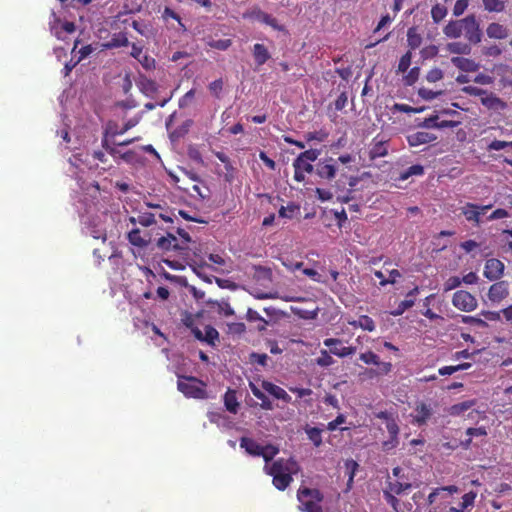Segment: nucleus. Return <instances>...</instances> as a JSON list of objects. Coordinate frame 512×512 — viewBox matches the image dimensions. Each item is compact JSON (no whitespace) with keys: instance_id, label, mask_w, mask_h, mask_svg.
Returning <instances> with one entry per match:
<instances>
[{"instance_id":"f257e3e1","label":"nucleus","mask_w":512,"mask_h":512,"mask_svg":"<svg viewBox=\"0 0 512 512\" xmlns=\"http://www.w3.org/2000/svg\"><path fill=\"white\" fill-rule=\"evenodd\" d=\"M266 473L272 476L274 487L280 491L287 489L293 481L292 475L297 473L299 466L295 459L278 458L270 466L264 467Z\"/></svg>"},{"instance_id":"f03ea898","label":"nucleus","mask_w":512,"mask_h":512,"mask_svg":"<svg viewBox=\"0 0 512 512\" xmlns=\"http://www.w3.org/2000/svg\"><path fill=\"white\" fill-rule=\"evenodd\" d=\"M206 384L193 376H180L177 382L178 390L188 398L206 399Z\"/></svg>"},{"instance_id":"7ed1b4c3","label":"nucleus","mask_w":512,"mask_h":512,"mask_svg":"<svg viewBox=\"0 0 512 512\" xmlns=\"http://www.w3.org/2000/svg\"><path fill=\"white\" fill-rule=\"evenodd\" d=\"M324 499L323 493L317 488L300 486L297 490V500L299 501V510L306 512L307 505H311L314 510L322 508L321 502Z\"/></svg>"},{"instance_id":"20e7f679","label":"nucleus","mask_w":512,"mask_h":512,"mask_svg":"<svg viewBox=\"0 0 512 512\" xmlns=\"http://www.w3.org/2000/svg\"><path fill=\"white\" fill-rule=\"evenodd\" d=\"M101 145L103 149L113 157L116 163L120 161L131 163L135 158V152L132 150H128L126 152H121L118 147H120L117 142L109 137V131H105L102 139Z\"/></svg>"},{"instance_id":"39448f33","label":"nucleus","mask_w":512,"mask_h":512,"mask_svg":"<svg viewBox=\"0 0 512 512\" xmlns=\"http://www.w3.org/2000/svg\"><path fill=\"white\" fill-rule=\"evenodd\" d=\"M452 304L463 312H472L478 306L476 297L466 290H457L452 296Z\"/></svg>"},{"instance_id":"423d86ee","label":"nucleus","mask_w":512,"mask_h":512,"mask_svg":"<svg viewBox=\"0 0 512 512\" xmlns=\"http://www.w3.org/2000/svg\"><path fill=\"white\" fill-rule=\"evenodd\" d=\"M462 29L470 43L477 44L481 41L482 33L475 15L471 14L462 19Z\"/></svg>"},{"instance_id":"0eeeda50","label":"nucleus","mask_w":512,"mask_h":512,"mask_svg":"<svg viewBox=\"0 0 512 512\" xmlns=\"http://www.w3.org/2000/svg\"><path fill=\"white\" fill-rule=\"evenodd\" d=\"M433 415V408L431 404L425 402H418L414 407L412 416V423L418 427L424 426L431 419Z\"/></svg>"},{"instance_id":"6e6552de","label":"nucleus","mask_w":512,"mask_h":512,"mask_svg":"<svg viewBox=\"0 0 512 512\" xmlns=\"http://www.w3.org/2000/svg\"><path fill=\"white\" fill-rule=\"evenodd\" d=\"M323 344L330 348L332 354L341 358L353 355L356 352V347L354 346H341L342 340L337 338H327L323 341Z\"/></svg>"},{"instance_id":"1a4fd4ad","label":"nucleus","mask_w":512,"mask_h":512,"mask_svg":"<svg viewBox=\"0 0 512 512\" xmlns=\"http://www.w3.org/2000/svg\"><path fill=\"white\" fill-rule=\"evenodd\" d=\"M504 263L496 258L486 260L484 267V276L490 280H498L504 274Z\"/></svg>"},{"instance_id":"9d476101","label":"nucleus","mask_w":512,"mask_h":512,"mask_svg":"<svg viewBox=\"0 0 512 512\" xmlns=\"http://www.w3.org/2000/svg\"><path fill=\"white\" fill-rule=\"evenodd\" d=\"M509 295V285L506 281L492 284L488 291V298L493 303H499Z\"/></svg>"},{"instance_id":"9b49d317","label":"nucleus","mask_w":512,"mask_h":512,"mask_svg":"<svg viewBox=\"0 0 512 512\" xmlns=\"http://www.w3.org/2000/svg\"><path fill=\"white\" fill-rule=\"evenodd\" d=\"M333 162V158H328L324 161H319L316 165V174L322 179H333L336 175L337 170Z\"/></svg>"},{"instance_id":"f8f14e48","label":"nucleus","mask_w":512,"mask_h":512,"mask_svg":"<svg viewBox=\"0 0 512 512\" xmlns=\"http://www.w3.org/2000/svg\"><path fill=\"white\" fill-rule=\"evenodd\" d=\"M480 102L483 106H485L488 110H504L507 108V103L499 98L492 92H486L484 97L480 99Z\"/></svg>"},{"instance_id":"ddd939ff","label":"nucleus","mask_w":512,"mask_h":512,"mask_svg":"<svg viewBox=\"0 0 512 512\" xmlns=\"http://www.w3.org/2000/svg\"><path fill=\"white\" fill-rule=\"evenodd\" d=\"M213 154L224 164V180L227 183H232L235 180L236 168L233 166L231 159L221 151H213Z\"/></svg>"},{"instance_id":"4468645a","label":"nucleus","mask_w":512,"mask_h":512,"mask_svg":"<svg viewBox=\"0 0 512 512\" xmlns=\"http://www.w3.org/2000/svg\"><path fill=\"white\" fill-rule=\"evenodd\" d=\"M388 154V144L386 140L379 139V137H375L372 140L371 147L369 150V158L370 160H375L377 158L385 157Z\"/></svg>"},{"instance_id":"2eb2a0df","label":"nucleus","mask_w":512,"mask_h":512,"mask_svg":"<svg viewBox=\"0 0 512 512\" xmlns=\"http://www.w3.org/2000/svg\"><path fill=\"white\" fill-rule=\"evenodd\" d=\"M461 213L464 215L466 220L473 223L474 226L479 227L481 225V214L479 209H477V204L470 202L466 203L461 208Z\"/></svg>"},{"instance_id":"dca6fc26","label":"nucleus","mask_w":512,"mask_h":512,"mask_svg":"<svg viewBox=\"0 0 512 512\" xmlns=\"http://www.w3.org/2000/svg\"><path fill=\"white\" fill-rule=\"evenodd\" d=\"M251 17L261 23H264L270 27H272L274 30L282 31L283 26L279 25L276 18H274L272 15L262 11L261 9H255L251 12Z\"/></svg>"},{"instance_id":"f3484780","label":"nucleus","mask_w":512,"mask_h":512,"mask_svg":"<svg viewBox=\"0 0 512 512\" xmlns=\"http://www.w3.org/2000/svg\"><path fill=\"white\" fill-rule=\"evenodd\" d=\"M436 139V135L424 131H418L407 136V142L412 147L428 144Z\"/></svg>"},{"instance_id":"a211bd4d","label":"nucleus","mask_w":512,"mask_h":512,"mask_svg":"<svg viewBox=\"0 0 512 512\" xmlns=\"http://www.w3.org/2000/svg\"><path fill=\"white\" fill-rule=\"evenodd\" d=\"M262 388L276 399L291 403V396L280 386L269 381H263Z\"/></svg>"},{"instance_id":"6ab92c4d","label":"nucleus","mask_w":512,"mask_h":512,"mask_svg":"<svg viewBox=\"0 0 512 512\" xmlns=\"http://www.w3.org/2000/svg\"><path fill=\"white\" fill-rule=\"evenodd\" d=\"M412 488V484L408 482V480L404 481V479H396L392 480L390 477L386 480L385 490L391 491L394 494H402L403 492L410 490Z\"/></svg>"},{"instance_id":"aec40b11","label":"nucleus","mask_w":512,"mask_h":512,"mask_svg":"<svg viewBox=\"0 0 512 512\" xmlns=\"http://www.w3.org/2000/svg\"><path fill=\"white\" fill-rule=\"evenodd\" d=\"M157 247L163 251H169V250H180L183 249L178 244V240L175 235L172 233H167L166 236H162L157 240L156 243Z\"/></svg>"},{"instance_id":"412c9836","label":"nucleus","mask_w":512,"mask_h":512,"mask_svg":"<svg viewBox=\"0 0 512 512\" xmlns=\"http://www.w3.org/2000/svg\"><path fill=\"white\" fill-rule=\"evenodd\" d=\"M451 62L455 67L464 72H475L479 68V65L474 60L465 57H452Z\"/></svg>"},{"instance_id":"4be33fe9","label":"nucleus","mask_w":512,"mask_h":512,"mask_svg":"<svg viewBox=\"0 0 512 512\" xmlns=\"http://www.w3.org/2000/svg\"><path fill=\"white\" fill-rule=\"evenodd\" d=\"M486 34L492 39H505L508 37V29L502 24L493 22L486 28Z\"/></svg>"},{"instance_id":"5701e85b","label":"nucleus","mask_w":512,"mask_h":512,"mask_svg":"<svg viewBox=\"0 0 512 512\" xmlns=\"http://www.w3.org/2000/svg\"><path fill=\"white\" fill-rule=\"evenodd\" d=\"M240 447L245 449V451L252 456H260V454H263L262 445L249 437H242L240 439Z\"/></svg>"},{"instance_id":"b1692460","label":"nucleus","mask_w":512,"mask_h":512,"mask_svg":"<svg viewBox=\"0 0 512 512\" xmlns=\"http://www.w3.org/2000/svg\"><path fill=\"white\" fill-rule=\"evenodd\" d=\"M252 55L254 57L255 63L258 66H262L263 64H265L271 57L268 49L263 44L260 43L254 44L252 49Z\"/></svg>"},{"instance_id":"393cba45","label":"nucleus","mask_w":512,"mask_h":512,"mask_svg":"<svg viewBox=\"0 0 512 512\" xmlns=\"http://www.w3.org/2000/svg\"><path fill=\"white\" fill-rule=\"evenodd\" d=\"M224 406L230 413L236 414L239 409V402L236 397V391L228 389L224 394Z\"/></svg>"},{"instance_id":"a878e982","label":"nucleus","mask_w":512,"mask_h":512,"mask_svg":"<svg viewBox=\"0 0 512 512\" xmlns=\"http://www.w3.org/2000/svg\"><path fill=\"white\" fill-rule=\"evenodd\" d=\"M444 34L449 38H459L463 35L462 19L450 21L443 30Z\"/></svg>"},{"instance_id":"bb28decb","label":"nucleus","mask_w":512,"mask_h":512,"mask_svg":"<svg viewBox=\"0 0 512 512\" xmlns=\"http://www.w3.org/2000/svg\"><path fill=\"white\" fill-rule=\"evenodd\" d=\"M348 323L355 328L360 327L369 332L374 331L376 327L374 320L368 315H361L358 320L349 321Z\"/></svg>"},{"instance_id":"cd10ccee","label":"nucleus","mask_w":512,"mask_h":512,"mask_svg":"<svg viewBox=\"0 0 512 512\" xmlns=\"http://www.w3.org/2000/svg\"><path fill=\"white\" fill-rule=\"evenodd\" d=\"M140 118L139 117H133L130 118L121 129H118L115 127L114 129L109 127L106 131H109V137L114 138L117 135H123L128 130L132 129L139 123Z\"/></svg>"},{"instance_id":"c85d7f7f","label":"nucleus","mask_w":512,"mask_h":512,"mask_svg":"<svg viewBox=\"0 0 512 512\" xmlns=\"http://www.w3.org/2000/svg\"><path fill=\"white\" fill-rule=\"evenodd\" d=\"M129 40L125 33L119 32L113 34L111 40L105 44V47L108 49L111 48H119V47H127L129 45Z\"/></svg>"},{"instance_id":"c756f323","label":"nucleus","mask_w":512,"mask_h":512,"mask_svg":"<svg viewBox=\"0 0 512 512\" xmlns=\"http://www.w3.org/2000/svg\"><path fill=\"white\" fill-rule=\"evenodd\" d=\"M162 19L165 22H168L169 19H173L178 22L179 28L178 30L185 32L187 30L185 24L182 22V19L178 13H176L173 9L170 7H165L161 14Z\"/></svg>"},{"instance_id":"7c9ffc66","label":"nucleus","mask_w":512,"mask_h":512,"mask_svg":"<svg viewBox=\"0 0 512 512\" xmlns=\"http://www.w3.org/2000/svg\"><path fill=\"white\" fill-rule=\"evenodd\" d=\"M127 239L132 245L140 248L146 247L149 244V240L141 236V232L138 228L131 230L127 235Z\"/></svg>"},{"instance_id":"2f4dec72","label":"nucleus","mask_w":512,"mask_h":512,"mask_svg":"<svg viewBox=\"0 0 512 512\" xmlns=\"http://www.w3.org/2000/svg\"><path fill=\"white\" fill-rule=\"evenodd\" d=\"M155 217H156V214H154V213L143 212V213H140L137 218L131 217L130 222L133 224L139 223L140 225H142L144 227H149L156 223Z\"/></svg>"},{"instance_id":"473e14b6","label":"nucleus","mask_w":512,"mask_h":512,"mask_svg":"<svg viewBox=\"0 0 512 512\" xmlns=\"http://www.w3.org/2000/svg\"><path fill=\"white\" fill-rule=\"evenodd\" d=\"M407 42H408V46L412 50H415L418 47H420V45L422 43V37L417 32V28L416 27H410L408 29V31H407Z\"/></svg>"},{"instance_id":"72a5a7b5","label":"nucleus","mask_w":512,"mask_h":512,"mask_svg":"<svg viewBox=\"0 0 512 512\" xmlns=\"http://www.w3.org/2000/svg\"><path fill=\"white\" fill-rule=\"evenodd\" d=\"M483 7L488 12L500 13L505 10V1L503 0H482Z\"/></svg>"},{"instance_id":"f704fd0d","label":"nucleus","mask_w":512,"mask_h":512,"mask_svg":"<svg viewBox=\"0 0 512 512\" xmlns=\"http://www.w3.org/2000/svg\"><path fill=\"white\" fill-rule=\"evenodd\" d=\"M305 432L307 434L308 439L314 444L315 447H320L322 445V430L317 427H309L305 428Z\"/></svg>"},{"instance_id":"c9c22d12","label":"nucleus","mask_w":512,"mask_h":512,"mask_svg":"<svg viewBox=\"0 0 512 512\" xmlns=\"http://www.w3.org/2000/svg\"><path fill=\"white\" fill-rule=\"evenodd\" d=\"M447 50L452 54L466 55L471 52V47L462 42H451L447 44Z\"/></svg>"},{"instance_id":"e433bc0d","label":"nucleus","mask_w":512,"mask_h":512,"mask_svg":"<svg viewBox=\"0 0 512 512\" xmlns=\"http://www.w3.org/2000/svg\"><path fill=\"white\" fill-rule=\"evenodd\" d=\"M424 174V167L420 164H415L408 167L400 173L399 180H407L411 176H421Z\"/></svg>"},{"instance_id":"4c0bfd02","label":"nucleus","mask_w":512,"mask_h":512,"mask_svg":"<svg viewBox=\"0 0 512 512\" xmlns=\"http://www.w3.org/2000/svg\"><path fill=\"white\" fill-rule=\"evenodd\" d=\"M442 491H447L449 492L450 494H453V493H456L458 491V488L457 486L455 485H449V486H443V487H439V488H435L429 495H428V503L431 505L433 504L435 501H436V498L437 496L440 494V492Z\"/></svg>"},{"instance_id":"58836bf2","label":"nucleus","mask_w":512,"mask_h":512,"mask_svg":"<svg viewBox=\"0 0 512 512\" xmlns=\"http://www.w3.org/2000/svg\"><path fill=\"white\" fill-rule=\"evenodd\" d=\"M218 338H219V333L214 327H212L210 325L205 327V333L203 335L204 342L208 343L209 345L214 346L215 342L218 340Z\"/></svg>"},{"instance_id":"ea45409f","label":"nucleus","mask_w":512,"mask_h":512,"mask_svg":"<svg viewBox=\"0 0 512 512\" xmlns=\"http://www.w3.org/2000/svg\"><path fill=\"white\" fill-rule=\"evenodd\" d=\"M415 304V300L414 299H405L403 301H401L398 306L395 308V310L391 311L390 314L392 316H400L402 315L406 310L410 309L411 307H413Z\"/></svg>"},{"instance_id":"a19ab883","label":"nucleus","mask_w":512,"mask_h":512,"mask_svg":"<svg viewBox=\"0 0 512 512\" xmlns=\"http://www.w3.org/2000/svg\"><path fill=\"white\" fill-rule=\"evenodd\" d=\"M246 318L250 322H253V321L262 322V326L258 327V329L260 331H263L266 329V325L268 324V322L256 310H254L252 308H248Z\"/></svg>"},{"instance_id":"79ce46f5","label":"nucleus","mask_w":512,"mask_h":512,"mask_svg":"<svg viewBox=\"0 0 512 512\" xmlns=\"http://www.w3.org/2000/svg\"><path fill=\"white\" fill-rule=\"evenodd\" d=\"M262 451L263 454H260V456L263 457L266 463L270 462L279 453V449L271 444L262 446Z\"/></svg>"},{"instance_id":"37998d69","label":"nucleus","mask_w":512,"mask_h":512,"mask_svg":"<svg viewBox=\"0 0 512 512\" xmlns=\"http://www.w3.org/2000/svg\"><path fill=\"white\" fill-rule=\"evenodd\" d=\"M447 14V9L440 4H436L431 9V17L434 20V22L438 23L441 20L444 19V17Z\"/></svg>"},{"instance_id":"c03bdc74","label":"nucleus","mask_w":512,"mask_h":512,"mask_svg":"<svg viewBox=\"0 0 512 512\" xmlns=\"http://www.w3.org/2000/svg\"><path fill=\"white\" fill-rule=\"evenodd\" d=\"M461 321L465 324L475 325L481 328L488 327V324L485 320L476 316L461 315Z\"/></svg>"},{"instance_id":"a18cd8bd","label":"nucleus","mask_w":512,"mask_h":512,"mask_svg":"<svg viewBox=\"0 0 512 512\" xmlns=\"http://www.w3.org/2000/svg\"><path fill=\"white\" fill-rule=\"evenodd\" d=\"M293 168L294 170H300L305 173H312L314 170V166L312 163L305 160L299 161L298 157H296L293 161Z\"/></svg>"},{"instance_id":"49530a36","label":"nucleus","mask_w":512,"mask_h":512,"mask_svg":"<svg viewBox=\"0 0 512 512\" xmlns=\"http://www.w3.org/2000/svg\"><path fill=\"white\" fill-rule=\"evenodd\" d=\"M319 155H320V150L309 149L304 152H301L297 157L299 158V161L305 160L310 163H313L317 160Z\"/></svg>"},{"instance_id":"de8ad7c7","label":"nucleus","mask_w":512,"mask_h":512,"mask_svg":"<svg viewBox=\"0 0 512 512\" xmlns=\"http://www.w3.org/2000/svg\"><path fill=\"white\" fill-rule=\"evenodd\" d=\"M476 496H477V493L474 492V491H470L468 493H465L462 496V501L460 503L459 509H462V511H464L468 507H472L474 505Z\"/></svg>"},{"instance_id":"09e8293b","label":"nucleus","mask_w":512,"mask_h":512,"mask_svg":"<svg viewBox=\"0 0 512 512\" xmlns=\"http://www.w3.org/2000/svg\"><path fill=\"white\" fill-rule=\"evenodd\" d=\"M207 45L213 49L225 51L232 45V41L230 39L210 40Z\"/></svg>"},{"instance_id":"8fccbe9b","label":"nucleus","mask_w":512,"mask_h":512,"mask_svg":"<svg viewBox=\"0 0 512 512\" xmlns=\"http://www.w3.org/2000/svg\"><path fill=\"white\" fill-rule=\"evenodd\" d=\"M255 272L257 274L258 279L271 281L272 280V270L269 267L257 265L254 266Z\"/></svg>"},{"instance_id":"3c124183","label":"nucleus","mask_w":512,"mask_h":512,"mask_svg":"<svg viewBox=\"0 0 512 512\" xmlns=\"http://www.w3.org/2000/svg\"><path fill=\"white\" fill-rule=\"evenodd\" d=\"M442 94H443V91H441V90L433 91V90H430V89L424 88V87H422L418 90V95L422 99L427 100V101L433 100Z\"/></svg>"},{"instance_id":"603ef678","label":"nucleus","mask_w":512,"mask_h":512,"mask_svg":"<svg viewBox=\"0 0 512 512\" xmlns=\"http://www.w3.org/2000/svg\"><path fill=\"white\" fill-rule=\"evenodd\" d=\"M333 363L332 356L326 350H321V355L316 359V364L320 367H329Z\"/></svg>"},{"instance_id":"864d4df0","label":"nucleus","mask_w":512,"mask_h":512,"mask_svg":"<svg viewBox=\"0 0 512 512\" xmlns=\"http://www.w3.org/2000/svg\"><path fill=\"white\" fill-rule=\"evenodd\" d=\"M474 405V401H464L458 404H455L451 407L452 415H460L461 413L467 411Z\"/></svg>"},{"instance_id":"5fc2aeb1","label":"nucleus","mask_w":512,"mask_h":512,"mask_svg":"<svg viewBox=\"0 0 512 512\" xmlns=\"http://www.w3.org/2000/svg\"><path fill=\"white\" fill-rule=\"evenodd\" d=\"M360 360L363 361L365 364L370 365H376L379 363V356L374 353L373 351H367L360 354Z\"/></svg>"},{"instance_id":"6e6d98bb","label":"nucleus","mask_w":512,"mask_h":512,"mask_svg":"<svg viewBox=\"0 0 512 512\" xmlns=\"http://www.w3.org/2000/svg\"><path fill=\"white\" fill-rule=\"evenodd\" d=\"M392 110L395 112H402V113H419L423 111V108H414L407 104H401V103H395Z\"/></svg>"},{"instance_id":"4d7b16f0","label":"nucleus","mask_w":512,"mask_h":512,"mask_svg":"<svg viewBox=\"0 0 512 512\" xmlns=\"http://www.w3.org/2000/svg\"><path fill=\"white\" fill-rule=\"evenodd\" d=\"M397 494L392 493L388 490H383V496L386 502L393 508L395 512H398L399 500L396 497Z\"/></svg>"},{"instance_id":"13d9d810","label":"nucleus","mask_w":512,"mask_h":512,"mask_svg":"<svg viewBox=\"0 0 512 512\" xmlns=\"http://www.w3.org/2000/svg\"><path fill=\"white\" fill-rule=\"evenodd\" d=\"M411 59H412V54L410 51H408L407 53L402 55V57L399 60L398 71L402 72V73L406 72L411 65Z\"/></svg>"},{"instance_id":"bf43d9fd","label":"nucleus","mask_w":512,"mask_h":512,"mask_svg":"<svg viewBox=\"0 0 512 512\" xmlns=\"http://www.w3.org/2000/svg\"><path fill=\"white\" fill-rule=\"evenodd\" d=\"M444 77V73L440 68H433L426 74V80L430 83L440 81Z\"/></svg>"},{"instance_id":"052dcab7","label":"nucleus","mask_w":512,"mask_h":512,"mask_svg":"<svg viewBox=\"0 0 512 512\" xmlns=\"http://www.w3.org/2000/svg\"><path fill=\"white\" fill-rule=\"evenodd\" d=\"M139 63L142 65V67L146 70H152L155 69L156 61L153 57L143 54L142 57L138 59Z\"/></svg>"},{"instance_id":"680f3d73","label":"nucleus","mask_w":512,"mask_h":512,"mask_svg":"<svg viewBox=\"0 0 512 512\" xmlns=\"http://www.w3.org/2000/svg\"><path fill=\"white\" fill-rule=\"evenodd\" d=\"M462 91L470 96H479L480 99L483 98L485 93L487 92V90H484L476 86H465L462 88Z\"/></svg>"},{"instance_id":"e2e57ef3","label":"nucleus","mask_w":512,"mask_h":512,"mask_svg":"<svg viewBox=\"0 0 512 512\" xmlns=\"http://www.w3.org/2000/svg\"><path fill=\"white\" fill-rule=\"evenodd\" d=\"M141 86L142 91L146 94L155 93L158 89L156 82L151 79H145L144 81H142Z\"/></svg>"},{"instance_id":"0e129e2a","label":"nucleus","mask_w":512,"mask_h":512,"mask_svg":"<svg viewBox=\"0 0 512 512\" xmlns=\"http://www.w3.org/2000/svg\"><path fill=\"white\" fill-rule=\"evenodd\" d=\"M210 92L216 97L219 98L220 94L223 90V81L222 79H217L209 84Z\"/></svg>"},{"instance_id":"69168bd1","label":"nucleus","mask_w":512,"mask_h":512,"mask_svg":"<svg viewBox=\"0 0 512 512\" xmlns=\"http://www.w3.org/2000/svg\"><path fill=\"white\" fill-rule=\"evenodd\" d=\"M386 428L389 433V436L392 438H396L399 435V426L394 418L388 419V422L386 423Z\"/></svg>"},{"instance_id":"338daca9","label":"nucleus","mask_w":512,"mask_h":512,"mask_svg":"<svg viewBox=\"0 0 512 512\" xmlns=\"http://www.w3.org/2000/svg\"><path fill=\"white\" fill-rule=\"evenodd\" d=\"M461 285V278L458 276H452L448 278L444 283V291L453 290Z\"/></svg>"},{"instance_id":"774afa93","label":"nucleus","mask_w":512,"mask_h":512,"mask_svg":"<svg viewBox=\"0 0 512 512\" xmlns=\"http://www.w3.org/2000/svg\"><path fill=\"white\" fill-rule=\"evenodd\" d=\"M469 4V0H457L453 7V14L455 16L462 15L467 9Z\"/></svg>"}]
</instances>
